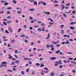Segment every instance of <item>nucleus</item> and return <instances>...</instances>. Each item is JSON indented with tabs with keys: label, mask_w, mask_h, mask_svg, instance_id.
<instances>
[{
	"label": "nucleus",
	"mask_w": 76,
	"mask_h": 76,
	"mask_svg": "<svg viewBox=\"0 0 76 76\" xmlns=\"http://www.w3.org/2000/svg\"><path fill=\"white\" fill-rule=\"evenodd\" d=\"M12 70L13 71H16V69L15 68H13Z\"/></svg>",
	"instance_id": "obj_61"
},
{
	"label": "nucleus",
	"mask_w": 76,
	"mask_h": 76,
	"mask_svg": "<svg viewBox=\"0 0 76 76\" xmlns=\"http://www.w3.org/2000/svg\"><path fill=\"white\" fill-rule=\"evenodd\" d=\"M69 28H70V29H75V28H74V27H73L70 26V27H69Z\"/></svg>",
	"instance_id": "obj_18"
},
{
	"label": "nucleus",
	"mask_w": 76,
	"mask_h": 76,
	"mask_svg": "<svg viewBox=\"0 0 76 76\" xmlns=\"http://www.w3.org/2000/svg\"><path fill=\"white\" fill-rule=\"evenodd\" d=\"M61 3L62 4H64V0H62V1H61Z\"/></svg>",
	"instance_id": "obj_45"
},
{
	"label": "nucleus",
	"mask_w": 76,
	"mask_h": 76,
	"mask_svg": "<svg viewBox=\"0 0 76 76\" xmlns=\"http://www.w3.org/2000/svg\"><path fill=\"white\" fill-rule=\"evenodd\" d=\"M40 25H42V26H45V24L44 23H43L41 24H40Z\"/></svg>",
	"instance_id": "obj_44"
},
{
	"label": "nucleus",
	"mask_w": 76,
	"mask_h": 76,
	"mask_svg": "<svg viewBox=\"0 0 76 76\" xmlns=\"http://www.w3.org/2000/svg\"><path fill=\"white\" fill-rule=\"evenodd\" d=\"M49 24L50 25H53V24H54V23H52L51 22H50Z\"/></svg>",
	"instance_id": "obj_56"
},
{
	"label": "nucleus",
	"mask_w": 76,
	"mask_h": 76,
	"mask_svg": "<svg viewBox=\"0 0 76 76\" xmlns=\"http://www.w3.org/2000/svg\"><path fill=\"white\" fill-rule=\"evenodd\" d=\"M72 14H75V13H76V12L74 10L72 11Z\"/></svg>",
	"instance_id": "obj_24"
},
{
	"label": "nucleus",
	"mask_w": 76,
	"mask_h": 76,
	"mask_svg": "<svg viewBox=\"0 0 76 76\" xmlns=\"http://www.w3.org/2000/svg\"><path fill=\"white\" fill-rule=\"evenodd\" d=\"M4 13V11L0 12V14H2V13Z\"/></svg>",
	"instance_id": "obj_31"
},
{
	"label": "nucleus",
	"mask_w": 76,
	"mask_h": 76,
	"mask_svg": "<svg viewBox=\"0 0 76 76\" xmlns=\"http://www.w3.org/2000/svg\"><path fill=\"white\" fill-rule=\"evenodd\" d=\"M69 41H71V42H73V40L72 39H71L69 40Z\"/></svg>",
	"instance_id": "obj_55"
},
{
	"label": "nucleus",
	"mask_w": 76,
	"mask_h": 76,
	"mask_svg": "<svg viewBox=\"0 0 76 76\" xmlns=\"http://www.w3.org/2000/svg\"><path fill=\"white\" fill-rule=\"evenodd\" d=\"M65 44H69V41L68 40H67L66 42H65Z\"/></svg>",
	"instance_id": "obj_20"
},
{
	"label": "nucleus",
	"mask_w": 76,
	"mask_h": 76,
	"mask_svg": "<svg viewBox=\"0 0 76 76\" xmlns=\"http://www.w3.org/2000/svg\"><path fill=\"white\" fill-rule=\"evenodd\" d=\"M76 23V22H71L70 24V25H73V24H75Z\"/></svg>",
	"instance_id": "obj_17"
},
{
	"label": "nucleus",
	"mask_w": 76,
	"mask_h": 76,
	"mask_svg": "<svg viewBox=\"0 0 76 76\" xmlns=\"http://www.w3.org/2000/svg\"><path fill=\"white\" fill-rule=\"evenodd\" d=\"M72 72L73 73H75V72H76L75 71V69H73V70H72Z\"/></svg>",
	"instance_id": "obj_41"
},
{
	"label": "nucleus",
	"mask_w": 76,
	"mask_h": 76,
	"mask_svg": "<svg viewBox=\"0 0 76 76\" xmlns=\"http://www.w3.org/2000/svg\"><path fill=\"white\" fill-rule=\"evenodd\" d=\"M61 31H62L61 33H62V34H64V30H63V29H62Z\"/></svg>",
	"instance_id": "obj_39"
},
{
	"label": "nucleus",
	"mask_w": 76,
	"mask_h": 76,
	"mask_svg": "<svg viewBox=\"0 0 76 76\" xmlns=\"http://www.w3.org/2000/svg\"><path fill=\"white\" fill-rule=\"evenodd\" d=\"M57 58L56 57H53L50 58V59L52 60H56Z\"/></svg>",
	"instance_id": "obj_6"
},
{
	"label": "nucleus",
	"mask_w": 76,
	"mask_h": 76,
	"mask_svg": "<svg viewBox=\"0 0 76 76\" xmlns=\"http://www.w3.org/2000/svg\"><path fill=\"white\" fill-rule=\"evenodd\" d=\"M31 59L30 58L29 59H28V58H24V60H31Z\"/></svg>",
	"instance_id": "obj_13"
},
{
	"label": "nucleus",
	"mask_w": 76,
	"mask_h": 76,
	"mask_svg": "<svg viewBox=\"0 0 76 76\" xmlns=\"http://www.w3.org/2000/svg\"><path fill=\"white\" fill-rule=\"evenodd\" d=\"M36 66H40V64L38 63H37L36 64Z\"/></svg>",
	"instance_id": "obj_25"
},
{
	"label": "nucleus",
	"mask_w": 76,
	"mask_h": 76,
	"mask_svg": "<svg viewBox=\"0 0 76 76\" xmlns=\"http://www.w3.org/2000/svg\"><path fill=\"white\" fill-rule=\"evenodd\" d=\"M55 63L56 64H55V66H57L58 64H63V63L61 62V60L59 61V62L57 61H56Z\"/></svg>",
	"instance_id": "obj_2"
},
{
	"label": "nucleus",
	"mask_w": 76,
	"mask_h": 76,
	"mask_svg": "<svg viewBox=\"0 0 76 76\" xmlns=\"http://www.w3.org/2000/svg\"><path fill=\"white\" fill-rule=\"evenodd\" d=\"M44 69L45 70H48V68L47 67L44 68Z\"/></svg>",
	"instance_id": "obj_34"
},
{
	"label": "nucleus",
	"mask_w": 76,
	"mask_h": 76,
	"mask_svg": "<svg viewBox=\"0 0 76 76\" xmlns=\"http://www.w3.org/2000/svg\"><path fill=\"white\" fill-rule=\"evenodd\" d=\"M64 16V17H66L67 16V15L65 14V13H63Z\"/></svg>",
	"instance_id": "obj_54"
},
{
	"label": "nucleus",
	"mask_w": 76,
	"mask_h": 76,
	"mask_svg": "<svg viewBox=\"0 0 76 76\" xmlns=\"http://www.w3.org/2000/svg\"><path fill=\"white\" fill-rule=\"evenodd\" d=\"M41 31H45V29H41Z\"/></svg>",
	"instance_id": "obj_60"
},
{
	"label": "nucleus",
	"mask_w": 76,
	"mask_h": 76,
	"mask_svg": "<svg viewBox=\"0 0 76 76\" xmlns=\"http://www.w3.org/2000/svg\"><path fill=\"white\" fill-rule=\"evenodd\" d=\"M60 52V51L59 50H57L56 52V54H58V53H59Z\"/></svg>",
	"instance_id": "obj_10"
},
{
	"label": "nucleus",
	"mask_w": 76,
	"mask_h": 76,
	"mask_svg": "<svg viewBox=\"0 0 76 76\" xmlns=\"http://www.w3.org/2000/svg\"><path fill=\"white\" fill-rule=\"evenodd\" d=\"M4 6H7V5L9 4L7 2H5V3H4Z\"/></svg>",
	"instance_id": "obj_11"
},
{
	"label": "nucleus",
	"mask_w": 76,
	"mask_h": 76,
	"mask_svg": "<svg viewBox=\"0 0 76 76\" xmlns=\"http://www.w3.org/2000/svg\"><path fill=\"white\" fill-rule=\"evenodd\" d=\"M29 10L30 11H34L35 10V9H34L31 8V9H29Z\"/></svg>",
	"instance_id": "obj_15"
},
{
	"label": "nucleus",
	"mask_w": 76,
	"mask_h": 76,
	"mask_svg": "<svg viewBox=\"0 0 76 76\" xmlns=\"http://www.w3.org/2000/svg\"><path fill=\"white\" fill-rule=\"evenodd\" d=\"M5 2H6V1H3V0H2L1 1V3H5Z\"/></svg>",
	"instance_id": "obj_48"
},
{
	"label": "nucleus",
	"mask_w": 76,
	"mask_h": 76,
	"mask_svg": "<svg viewBox=\"0 0 76 76\" xmlns=\"http://www.w3.org/2000/svg\"><path fill=\"white\" fill-rule=\"evenodd\" d=\"M63 67V66L61 65L60 66H59V67L60 69H61V68H62Z\"/></svg>",
	"instance_id": "obj_36"
},
{
	"label": "nucleus",
	"mask_w": 76,
	"mask_h": 76,
	"mask_svg": "<svg viewBox=\"0 0 76 76\" xmlns=\"http://www.w3.org/2000/svg\"><path fill=\"white\" fill-rule=\"evenodd\" d=\"M32 75H35V72L34 71H33L32 73Z\"/></svg>",
	"instance_id": "obj_43"
},
{
	"label": "nucleus",
	"mask_w": 76,
	"mask_h": 76,
	"mask_svg": "<svg viewBox=\"0 0 76 76\" xmlns=\"http://www.w3.org/2000/svg\"><path fill=\"white\" fill-rule=\"evenodd\" d=\"M3 23L4 25H7V24L5 22H4Z\"/></svg>",
	"instance_id": "obj_40"
},
{
	"label": "nucleus",
	"mask_w": 76,
	"mask_h": 76,
	"mask_svg": "<svg viewBox=\"0 0 76 76\" xmlns=\"http://www.w3.org/2000/svg\"><path fill=\"white\" fill-rule=\"evenodd\" d=\"M70 3H68V4H66V6H70Z\"/></svg>",
	"instance_id": "obj_23"
},
{
	"label": "nucleus",
	"mask_w": 76,
	"mask_h": 76,
	"mask_svg": "<svg viewBox=\"0 0 76 76\" xmlns=\"http://www.w3.org/2000/svg\"><path fill=\"white\" fill-rule=\"evenodd\" d=\"M7 19H11L12 18L10 16H9L8 17H7Z\"/></svg>",
	"instance_id": "obj_29"
},
{
	"label": "nucleus",
	"mask_w": 76,
	"mask_h": 76,
	"mask_svg": "<svg viewBox=\"0 0 76 76\" xmlns=\"http://www.w3.org/2000/svg\"><path fill=\"white\" fill-rule=\"evenodd\" d=\"M54 6H55V7L56 6H58V4H55L54 5Z\"/></svg>",
	"instance_id": "obj_62"
},
{
	"label": "nucleus",
	"mask_w": 76,
	"mask_h": 76,
	"mask_svg": "<svg viewBox=\"0 0 76 76\" xmlns=\"http://www.w3.org/2000/svg\"><path fill=\"white\" fill-rule=\"evenodd\" d=\"M21 73H22V74L23 75H24V72H23V71H22L21 72Z\"/></svg>",
	"instance_id": "obj_38"
},
{
	"label": "nucleus",
	"mask_w": 76,
	"mask_h": 76,
	"mask_svg": "<svg viewBox=\"0 0 76 76\" xmlns=\"http://www.w3.org/2000/svg\"><path fill=\"white\" fill-rule=\"evenodd\" d=\"M11 12H9V11H7V15H9V14H10Z\"/></svg>",
	"instance_id": "obj_19"
},
{
	"label": "nucleus",
	"mask_w": 76,
	"mask_h": 76,
	"mask_svg": "<svg viewBox=\"0 0 76 76\" xmlns=\"http://www.w3.org/2000/svg\"><path fill=\"white\" fill-rule=\"evenodd\" d=\"M55 42L54 41H52V42L53 44H55Z\"/></svg>",
	"instance_id": "obj_63"
},
{
	"label": "nucleus",
	"mask_w": 76,
	"mask_h": 76,
	"mask_svg": "<svg viewBox=\"0 0 76 76\" xmlns=\"http://www.w3.org/2000/svg\"><path fill=\"white\" fill-rule=\"evenodd\" d=\"M49 71L48 70L47 71H45V73H49Z\"/></svg>",
	"instance_id": "obj_58"
},
{
	"label": "nucleus",
	"mask_w": 76,
	"mask_h": 76,
	"mask_svg": "<svg viewBox=\"0 0 76 76\" xmlns=\"http://www.w3.org/2000/svg\"><path fill=\"white\" fill-rule=\"evenodd\" d=\"M58 42H59V41H57L56 42H55V44H58Z\"/></svg>",
	"instance_id": "obj_33"
},
{
	"label": "nucleus",
	"mask_w": 76,
	"mask_h": 76,
	"mask_svg": "<svg viewBox=\"0 0 76 76\" xmlns=\"http://www.w3.org/2000/svg\"><path fill=\"white\" fill-rule=\"evenodd\" d=\"M61 7H62V6H63V7H62V8H61V10H63V9L64 8V4H62L61 5Z\"/></svg>",
	"instance_id": "obj_7"
},
{
	"label": "nucleus",
	"mask_w": 76,
	"mask_h": 76,
	"mask_svg": "<svg viewBox=\"0 0 76 76\" xmlns=\"http://www.w3.org/2000/svg\"><path fill=\"white\" fill-rule=\"evenodd\" d=\"M71 9H74L75 8V7L72 6L71 7Z\"/></svg>",
	"instance_id": "obj_49"
},
{
	"label": "nucleus",
	"mask_w": 76,
	"mask_h": 76,
	"mask_svg": "<svg viewBox=\"0 0 76 76\" xmlns=\"http://www.w3.org/2000/svg\"><path fill=\"white\" fill-rule=\"evenodd\" d=\"M56 47H60V45L59 44H57L56 45Z\"/></svg>",
	"instance_id": "obj_35"
},
{
	"label": "nucleus",
	"mask_w": 76,
	"mask_h": 76,
	"mask_svg": "<svg viewBox=\"0 0 76 76\" xmlns=\"http://www.w3.org/2000/svg\"><path fill=\"white\" fill-rule=\"evenodd\" d=\"M1 32H3V31H4V29H3V28H1Z\"/></svg>",
	"instance_id": "obj_59"
},
{
	"label": "nucleus",
	"mask_w": 76,
	"mask_h": 76,
	"mask_svg": "<svg viewBox=\"0 0 76 76\" xmlns=\"http://www.w3.org/2000/svg\"><path fill=\"white\" fill-rule=\"evenodd\" d=\"M25 35H23L21 36V37H25Z\"/></svg>",
	"instance_id": "obj_64"
},
{
	"label": "nucleus",
	"mask_w": 76,
	"mask_h": 76,
	"mask_svg": "<svg viewBox=\"0 0 76 76\" xmlns=\"http://www.w3.org/2000/svg\"><path fill=\"white\" fill-rule=\"evenodd\" d=\"M55 74L54 73V72H53L51 73V76H54Z\"/></svg>",
	"instance_id": "obj_14"
},
{
	"label": "nucleus",
	"mask_w": 76,
	"mask_h": 76,
	"mask_svg": "<svg viewBox=\"0 0 76 76\" xmlns=\"http://www.w3.org/2000/svg\"><path fill=\"white\" fill-rule=\"evenodd\" d=\"M17 13H18V14H20V13H21V11H17Z\"/></svg>",
	"instance_id": "obj_26"
},
{
	"label": "nucleus",
	"mask_w": 76,
	"mask_h": 76,
	"mask_svg": "<svg viewBox=\"0 0 76 76\" xmlns=\"http://www.w3.org/2000/svg\"><path fill=\"white\" fill-rule=\"evenodd\" d=\"M29 69H26V71L27 72H29Z\"/></svg>",
	"instance_id": "obj_53"
},
{
	"label": "nucleus",
	"mask_w": 76,
	"mask_h": 76,
	"mask_svg": "<svg viewBox=\"0 0 76 76\" xmlns=\"http://www.w3.org/2000/svg\"><path fill=\"white\" fill-rule=\"evenodd\" d=\"M64 25H61V29H63V28H63V27H64Z\"/></svg>",
	"instance_id": "obj_21"
},
{
	"label": "nucleus",
	"mask_w": 76,
	"mask_h": 76,
	"mask_svg": "<svg viewBox=\"0 0 76 76\" xmlns=\"http://www.w3.org/2000/svg\"><path fill=\"white\" fill-rule=\"evenodd\" d=\"M41 4H42V5H43V6H46L47 4H46V3L45 2V1H41Z\"/></svg>",
	"instance_id": "obj_3"
},
{
	"label": "nucleus",
	"mask_w": 76,
	"mask_h": 76,
	"mask_svg": "<svg viewBox=\"0 0 76 76\" xmlns=\"http://www.w3.org/2000/svg\"><path fill=\"white\" fill-rule=\"evenodd\" d=\"M64 37H67V38H70V36L69 35H67L66 34H64Z\"/></svg>",
	"instance_id": "obj_8"
},
{
	"label": "nucleus",
	"mask_w": 76,
	"mask_h": 76,
	"mask_svg": "<svg viewBox=\"0 0 76 76\" xmlns=\"http://www.w3.org/2000/svg\"><path fill=\"white\" fill-rule=\"evenodd\" d=\"M44 13L46 15H50V12H45V11L44 12Z\"/></svg>",
	"instance_id": "obj_9"
},
{
	"label": "nucleus",
	"mask_w": 76,
	"mask_h": 76,
	"mask_svg": "<svg viewBox=\"0 0 76 76\" xmlns=\"http://www.w3.org/2000/svg\"><path fill=\"white\" fill-rule=\"evenodd\" d=\"M39 27V26H34V28H38Z\"/></svg>",
	"instance_id": "obj_46"
},
{
	"label": "nucleus",
	"mask_w": 76,
	"mask_h": 76,
	"mask_svg": "<svg viewBox=\"0 0 76 76\" xmlns=\"http://www.w3.org/2000/svg\"><path fill=\"white\" fill-rule=\"evenodd\" d=\"M34 5H37V2L36 1H34Z\"/></svg>",
	"instance_id": "obj_16"
},
{
	"label": "nucleus",
	"mask_w": 76,
	"mask_h": 76,
	"mask_svg": "<svg viewBox=\"0 0 76 76\" xmlns=\"http://www.w3.org/2000/svg\"><path fill=\"white\" fill-rule=\"evenodd\" d=\"M47 36L48 37L46 38V39H48L49 38H50V34H48L47 35Z\"/></svg>",
	"instance_id": "obj_5"
},
{
	"label": "nucleus",
	"mask_w": 76,
	"mask_h": 76,
	"mask_svg": "<svg viewBox=\"0 0 76 76\" xmlns=\"http://www.w3.org/2000/svg\"><path fill=\"white\" fill-rule=\"evenodd\" d=\"M68 60H73V58H68Z\"/></svg>",
	"instance_id": "obj_51"
},
{
	"label": "nucleus",
	"mask_w": 76,
	"mask_h": 76,
	"mask_svg": "<svg viewBox=\"0 0 76 76\" xmlns=\"http://www.w3.org/2000/svg\"><path fill=\"white\" fill-rule=\"evenodd\" d=\"M12 2L14 4H16V1H15V0H13Z\"/></svg>",
	"instance_id": "obj_12"
},
{
	"label": "nucleus",
	"mask_w": 76,
	"mask_h": 76,
	"mask_svg": "<svg viewBox=\"0 0 76 76\" xmlns=\"http://www.w3.org/2000/svg\"><path fill=\"white\" fill-rule=\"evenodd\" d=\"M15 21L16 23H19V20H18L17 19L15 20Z\"/></svg>",
	"instance_id": "obj_30"
},
{
	"label": "nucleus",
	"mask_w": 76,
	"mask_h": 76,
	"mask_svg": "<svg viewBox=\"0 0 76 76\" xmlns=\"http://www.w3.org/2000/svg\"><path fill=\"white\" fill-rule=\"evenodd\" d=\"M14 63H19V61H15Z\"/></svg>",
	"instance_id": "obj_52"
},
{
	"label": "nucleus",
	"mask_w": 76,
	"mask_h": 76,
	"mask_svg": "<svg viewBox=\"0 0 76 76\" xmlns=\"http://www.w3.org/2000/svg\"><path fill=\"white\" fill-rule=\"evenodd\" d=\"M11 9L12 8L11 7H9L7 9V10H11Z\"/></svg>",
	"instance_id": "obj_27"
},
{
	"label": "nucleus",
	"mask_w": 76,
	"mask_h": 76,
	"mask_svg": "<svg viewBox=\"0 0 76 76\" xmlns=\"http://www.w3.org/2000/svg\"><path fill=\"white\" fill-rule=\"evenodd\" d=\"M18 50H15V54H17V53H18Z\"/></svg>",
	"instance_id": "obj_57"
},
{
	"label": "nucleus",
	"mask_w": 76,
	"mask_h": 76,
	"mask_svg": "<svg viewBox=\"0 0 76 76\" xmlns=\"http://www.w3.org/2000/svg\"><path fill=\"white\" fill-rule=\"evenodd\" d=\"M66 53V54H73V53L71 52H67Z\"/></svg>",
	"instance_id": "obj_22"
},
{
	"label": "nucleus",
	"mask_w": 76,
	"mask_h": 76,
	"mask_svg": "<svg viewBox=\"0 0 76 76\" xmlns=\"http://www.w3.org/2000/svg\"><path fill=\"white\" fill-rule=\"evenodd\" d=\"M5 32H6V33H7V34H9V32H8V31H7V30H6L5 31Z\"/></svg>",
	"instance_id": "obj_50"
},
{
	"label": "nucleus",
	"mask_w": 76,
	"mask_h": 76,
	"mask_svg": "<svg viewBox=\"0 0 76 76\" xmlns=\"http://www.w3.org/2000/svg\"><path fill=\"white\" fill-rule=\"evenodd\" d=\"M51 50V51H54V48H52Z\"/></svg>",
	"instance_id": "obj_42"
},
{
	"label": "nucleus",
	"mask_w": 76,
	"mask_h": 76,
	"mask_svg": "<svg viewBox=\"0 0 76 76\" xmlns=\"http://www.w3.org/2000/svg\"><path fill=\"white\" fill-rule=\"evenodd\" d=\"M25 42H26V43H27L28 42V41L26 40H25Z\"/></svg>",
	"instance_id": "obj_47"
},
{
	"label": "nucleus",
	"mask_w": 76,
	"mask_h": 76,
	"mask_svg": "<svg viewBox=\"0 0 76 76\" xmlns=\"http://www.w3.org/2000/svg\"><path fill=\"white\" fill-rule=\"evenodd\" d=\"M21 29L19 28V29H18V32H20V31H21Z\"/></svg>",
	"instance_id": "obj_32"
},
{
	"label": "nucleus",
	"mask_w": 76,
	"mask_h": 76,
	"mask_svg": "<svg viewBox=\"0 0 76 76\" xmlns=\"http://www.w3.org/2000/svg\"><path fill=\"white\" fill-rule=\"evenodd\" d=\"M44 67V65L42 64H41V66L40 67Z\"/></svg>",
	"instance_id": "obj_28"
},
{
	"label": "nucleus",
	"mask_w": 76,
	"mask_h": 76,
	"mask_svg": "<svg viewBox=\"0 0 76 76\" xmlns=\"http://www.w3.org/2000/svg\"><path fill=\"white\" fill-rule=\"evenodd\" d=\"M8 30L10 32V33H12V32H13V31H12V29L10 27H9L8 28Z\"/></svg>",
	"instance_id": "obj_4"
},
{
	"label": "nucleus",
	"mask_w": 76,
	"mask_h": 76,
	"mask_svg": "<svg viewBox=\"0 0 76 76\" xmlns=\"http://www.w3.org/2000/svg\"><path fill=\"white\" fill-rule=\"evenodd\" d=\"M58 2L57 1H53V3H57Z\"/></svg>",
	"instance_id": "obj_37"
},
{
	"label": "nucleus",
	"mask_w": 76,
	"mask_h": 76,
	"mask_svg": "<svg viewBox=\"0 0 76 76\" xmlns=\"http://www.w3.org/2000/svg\"><path fill=\"white\" fill-rule=\"evenodd\" d=\"M7 64V63H6V62L5 61H3L1 63V64L0 65V67L1 68H2V67H6L7 66V65L6 64ZM3 64H4V65Z\"/></svg>",
	"instance_id": "obj_1"
}]
</instances>
